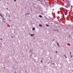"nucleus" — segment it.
Wrapping results in <instances>:
<instances>
[{
	"instance_id": "f257e3e1",
	"label": "nucleus",
	"mask_w": 73,
	"mask_h": 73,
	"mask_svg": "<svg viewBox=\"0 0 73 73\" xmlns=\"http://www.w3.org/2000/svg\"><path fill=\"white\" fill-rule=\"evenodd\" d=\"M70 5L69 3H68L67 4V5L65 6V7L66 8H68L69 7H70Z\"/></svg>"
},
{
	"instance_id": "f03ea898",
	"label": "nucleus",
	"mask_w": 73,
	"mask_h": 73,
	"mask_svg": "<svg viewBox=\"0 0 73 73\" xmlns=\"http://www.w3.org/2000/svg\"><path fill=\"white\" fill-rule=\"evenodd\" d=\"M56 43H57V45L58 46H59V48H60V46L59 45V43H58V42H57V41H56Z\"/></svg>"
},
{
	"instance_id": "7ed1b4c3",
	"label": "nucleus",
	"mask_w": 73,
	"mask_h": 73,
	"mask_svg": "<svg viewBox=\"0 0 73 73\" xmlns=\"http://www.w3.org/2000/svg\"><path fill=\"white\" fill-rule=\"evenodd\" d=\"M57 19H58H58H60V17H59V16H57Z\"/></svg>"
},
{
	"instance_id": "20e7f679",
	"label": "nucleus",
	"mask_w": 73,
	"mask_h": 73,
	"mask_svg": "<svg viewBox=\"0 0 73 73\" xmlns=\"http://www.w3.org/2000/svg\"><path fill=\"white\" fill-rule=\"evenodd\" d=\"M67 14H68V13H67V12H65V15H67Z\"/></svg>"
},
{
	"instance_id": "39448f33",
	"label": "nucleus",
	"mask_w": 73,
	"mask_h": 73,
	"mask_svg": "<svg viewBox=\"0 0 73 73\" xmlns=\"http://www.w3.org/2000/svg\"><path fill=\"white\" fill-rule=\"evenodd\" d=\"M39 17H42V16H41V15H40L39 16Z\"/></svg>"
},
{
	"instance_id": "423d86ee",
	"label": "nucleus",
	"mask_w": 73,
	"mask_h": 73,
	"mask_svg": "<svg viewBox=\"0 0 73 73\" xmlns=\"http://www.w3.org/2000/svg\"><path fill=\"white\" fill-rule=\"evenodd\" d=\"M70 56L71 58H72V57H73V55H70Z\"/></svg>"
},
{
	"instance_id": "0eeeda50",
	"label": "nucleus",
	"mask_w": 73,
	"mask_h": 73,
	"mask_svg": "<svg viewBox=\"0 0 73 73\" xmlns=\"http://www.w3.org/2000/svg\"><path fill=\"white\" fill-rule=\"evenodd\" d=\"M30 35L31 36H33V34H31Z\"/></svg>"
},
{
	"instance_id": "6e6552de",
	"label": "nucleus",
	"mask_w": 73,
	"mask_h": 73,
	"mask_svg": "<svg viewBox=\"0 0 73 73\" xmlns=\"http://www.w3.org/2000/svg\"><path fill=\"white\" fill-rule=\"evenodd\" d=\"M46 25L47 26V27H49V25H48V24H46Z\"/></svg>"
},
{
	"instance_id": "1a4fd4ad",
	"label": "nucleus",
	"mask_w": 73,
	"mask_h": 73,
	"mask_svg": "<svg viewBox=\"0 0 73 73\" xmlns=\"http://www.w3.org/2000/svg\"><path fill=\"white\" fill-rule=\"evenodd\" d=\"M35 28H34L33 29V31H34L35 30Z\"/></svg>"
},
{
	"instance_id": "9d476101",
	"label": "nucleus",
	"mask_w": 73,
	"mask_h": 73,
	"mask_svg": "<svg viewBox=\"0 0 73 73\" xmlns=\"http://www.w3.org/2000/svg\"><path fill=\"white\" fill-rule=\"evenodd\" d=\"M39 26L40 27H42V25H39Z\"/></svg>"
},
{
	"instance_id": "9b49d317",
	"label": "nucleus",
	"mask_w": 73,
	"mask_h": 73,
	"mask_svg": "<svg viewBox=\"0 0 73 73\" xmlns=\"http://www.w3.org/2000/svg\"><path fill=\"white\" fill-rule=\"evenodd\" d=\"M0 40H3V39L2 38H0Z\"/></svg>"
},
{
	"instance_id": "f8f14e48",
	"label": "nucleus",
	"mask_w": 73,
	"mask_h": 73,
	"mask_svg": "<svg viewBox=\"0 0 73 73\" xmlns=\"http://www.w3.org/2000/svg\"><path fill=\"white\" fill-rule=\"evenodd\" d=\"M63 56H64V57H65V56H66V55H65V54H64Z\"/></svg>"
},
{
	"instance_id": "ddd939ff",
	"label": "nucleus",
	"mask_w": 73,
	"mask_h": 73,
	"mask_svg": "<svg viewBox=\"0 0 73 73\" xmlns=\"http://www.w3.org/2000/svg\"><path fill=\"white\" fill-rule=\"evenodd\" d=\"M0 16H1V17H3V16L2 15H1Z\"/></svg>"
},
{
	"instance_id": "4468645a",
	"label": "nucleus",
	"mask_w": 73,
	"mask_h": 73,
	"mask_svg": "<svg viewBox=\"0 0 73 73\" xmlns=\"http://www.w3.org/2000/svg\"><path fill=\"white\" fill-rule=\"evenodd\" d=\"M70 55H72V54H71V52H70Z\"/></svg>"
},
{
	"instance_id": "2eb2a0df",
	"label": "nucleus",
	"mask_w": 73,
	"mask_h": 73,
	"mask_svg": "<svg viewBox=\"0 0 73 73\" xmlns=\"http://www.w3.org/2000/svg\"><path fill=\"white\" fill-rule=\"evenodd\" d=\"M56 53H57V51H56Z\"/></svg>"
},
{
	"instance_id": "dca6fc26",
	"label": "nucleus",
	"mask_w": 73,
	"mask_h": 73,
	"mask_svg": "<svg viewBox=\"0 0 73 73\" xmlns=\"http://www.w3.org/2000/svg\"><path fill=\"white\" fill-rule=\"evenodd\" d=\"M65 57L66 58H67V57L66 56H65Z\"/></svg>"
},
{
	"instance_id": "f3484780",
	"label": "nucleus",
	"mask_w": 73,
	"mask_h": 73,
	"mask_svg": "<svg viewBox=\"0 0 73 73\" xmlns=\"http://www.w3.org/2000/svg\"><path fill=\"white\" fill-rule=\"evenodd\" d=\"M41 62H42V60H41Z\"/></svg>"
},
{
	"instance_id": "a211bd4d",
	"label": "nucleus",
	"mask_w": 73,
	"mask_h": 73,
	"mask_svg": "<svg viewBox=\"0 0 73 73\" xmlns=\"http://www.w3.org/2000/svg\"><path fill=\"white\" fill-rule=\"evenodd\" d=\"M56 31H57L58 32V30H56Z\"/></svg>"
},
{
	"instance_id": "6ab92c4d",
	"label": "nucleus",
	"mask_w": 73,
	"mask_h": 73,
	"mask_svg": "<svg viewBox=\"0 0 73 73\" xmlns=\"http://www.w3.org/2000/svg\"><path fill=\"white\" fill-rule=\"evenodd\" d=\"M52 11H54V9H52Z\"/></svg>"
},
{
	"instance_id": "aec40b11",
	"label": "nucleus",
	"mask_w": 73,
	"mask_h": 73,
	"mask_svg": "<svg viewBox=\"0 0 73 73\" xmlns=\"http://www.w3.org/2000/svg\"><path fill=\"white\" fill-rule=\"evenodd\" d=\"M3 22H4V23H5V21H3Z\"/></svg>"
},
{
	"instance_id": "412c9836",
	"label": "nucleus",
	"mask_w": 73,
	"mask_h": 73,
	"mask_svg": "<svg viewBox=\"0 0 73 73\" xmlns=\"http://www.w3.org/2000/svg\"><path fill=\"white\" fill-rule=\"evenodd\" d=\"M14 1H16V0H14Z\"/></svg>"
},
{
	"instance_id": "4be33fe9",
	"label": "nucleus",
	"mask_w": 73,
	"mask_h": 73,
	"mask_svg": "<svg viewBox=\"0 0 73 73\" xmlns=\"http://www.w3.org/2000/svg\"><path fill=\"white\" fill-rule=\"evenodd\" d=\"M52 64H54V63H52Z\"/></svg>"
},
{
	"instance_id": "5701e85b",
	"label": "nucleus",
	"mask_w": 73,
	"mask_h": 73,
	"mask_svg": "<svg viewBox=\"0 0 73 73\" xmlns=\"http://www.w3.org/2000/svg\"><path fill=\"white\" fill-rule=\"evenodd\" d=\"M49 62V63H50V62Z\"/></svg>"
},
{
	"instance_id": "b1692460",
	"label": "nucleus",
	"mask_w": 73,
	"mask_h": 73,
	"mask_svg": "<svg viewBox=\"0 0 73 73\" xmlns=\"http://www.w3.org/2000/svg\"><path fill=\"white\" fill-rule=\"evenodd\" d=\"M11 37H12V38H13V36H12Z\"/></svg>"
},
{
	"instance_id": "393cba45",
	"label": "nucleus",
	"mask_w": 73,
	"mask_h": 73,
	"mask_svg": "<svg viewBox=\"0 0 73 73\" xmlns=\"http://www.w3.org/2000/svg\"><path fill=\"white\" fill-rule=\"evenodd\" d=\"M15 72V73H16V72Z\"/></svg>"
},
{
	"instance_id": "a878e982",
	"label": "nucleus",
	"mask_w": 73,
	"mask_h": 73,
	"mask_svg": "<svg viewBox=\"0 0 73 73\" xmlns=\"http://www.w3.org/2000/svg\"><path fill=\"white\" fill-rule=\"evenodd\" d=\"M7 9H8L7 8Z\"/></svg>"
},
{
	"instance_id": "bb28decb",
	"label": "nucleus",
	"mask_w": 73,
	"mask_h": 73,
	"mask_svg": "<svg viewBox=\"0 0 73 73\" xmlns=\"http://www.w3.org/2000/svg\"><path fill=\"white\" fill-rule=\"evenodd\" d=\"M0 15H1V14H0Z\"/></svg>"
},
{
	"instance_id": "cd10ccee",
	"label": "nucleus",
	"mask_w": 73,
	"mask_h": 73,
	"mask_svg": "<svg viewBox=\"0 0 73 73\" xmlns=\"http://www.w3.org/2000/svg\"><path fill=\"white\" fill-rule=\"evenodd\" d=\"M50 59H52V58H50Z\"/></svg>"
},
{
	"instance_id": "c85d7f7f",
	"label": "nucleus",
	"mask_w": 73,
	"mask_h": 73,
	"mask_svg": "<svg viewBox=\"0 0 73 73\" xmlns=\"http://www.w3.org/2000/svg\"><path fill=\"white\" fill-rule=\"evenodd\" d=\"M53 41H54V40H53Z\"/></svg>"
},
{
	"instance_id": "c756f323",
	"label": "nucleus",
	"mask_w": 73,
	"mask_h": 73,
	"mask_svg": "<svg viewBox=\"0 0 73 73\" xmlns=\"http://www.w3.org/2000/svg\"><path fill=\"white\" fill-rule=\"evenodd\" d=\"M51 61H52V60H51Z\"/></svg>"
}]
</instances>
